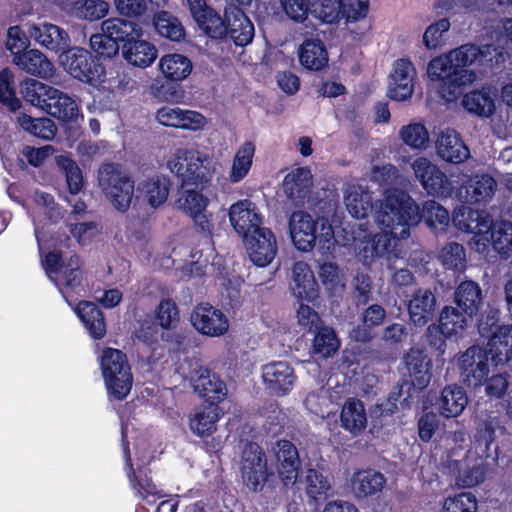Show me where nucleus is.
<instances>
[{
  "mask_svg": "<svg viewBox=\"0 0 512 512\" xmlns=\"http://www.w3.org/2000/svg\"><path fill=\"white\" fill-rule=\"evenodd\" d=\"M380 230L374 234L362 224L351 231V239L344 245H350L357 259L364 265L372 264L378 258L387 260L401 255L400 240L410 235L411 227L421 219L435 232H444L449 226L448 211L434 200L423 204L421 214L415 201L402 190L388 189L374 214Z\"/></svg>",
  "mask_w": 512,
  "mask_h": 512,
  "instance_id": "obj_1",
  "label": "nucleus"
},
{
  "mask_svg": "<svg viewBox=\"0 0 512 512\" xmlns=\"http://www.w3.org/2000/svg\"><path fill=\"white\" fill-rule=\"evenodd\" d=\"M21 93L31 105L60 120L72 121L79 116V106L75 99L36 79L23 81Z\"/></svg>",
  "mask_w": 512,
  "mask_h": 512,
  "instance_id": "obj_2",
  "label": "nucleus"
},
{
  "mask_svg": "<svg viewBox=\"0 0 512 512\" xmlns=\"http://www.w3.org/2000/svg\"><path fill=\"white\" fill-rule=\"evenodd\" d=\"M290 236L295 248L311 251L316 244L322 253L330 252L335 245L332 226L324 219H314L303 211L293 212L289 218Z\"/></svg>",
  "mask_w": 512,
  "mask_h": 512,
  "instance_id": "obj_3",
  "label": "nucleus"
},
{
  "mask_svg": "<svg viewBox=\"0 0 512 512\" xmlns=\"http://www.w3.org/2000/svg\"><path fill=\"white\" fill-rule=\"evenodd\" d=\"M211 166V157L198 147L178 148L166 161V168L181 181L182 187L206 184L211 177Z\"/></svg>",
  "mask_w": 512,
  "mask_h": 512,
  "instance_id": "obj_4",
  "label": "nucleus"
},
{
  "mask_svg": "<svg viewBox=\"0 0 512 512\" xmlns=\"http://www.w3.org/2000/svg\"><path fill=\"white\" fill-rule=\"evenodd\" d=\"M427 74L432 82L437 83V92L446 102L456 101L462 88L477 79L473 70L457 69L449 53L433 58L428 64Z\"/></svg>",
  "mask_w": 512,
  "mask_h": 512,
  "instance_id": "obj_5",
  "label": "nucleus"
},
{
  "mask_svg": "<svg viewBox=\"0 0 512 512\" xmlns=\"http://www.w3.org/2000/svg\"><path fill=\"white\" fill-rule=\"evenodd\" d=\"M100 368L109 399H125L133 384L126 355L118 349L106 348L100 356Z\"/></svg>",
  "mask_w": 512,
  "mask_h": 512,
  "instance_id": "obj_6",
  "label": "nucleus"
},
{
  "mask_svg": "<svg viewBox=\"0 0 512 512\" xmlns=\"http://www.w3.org/2000/svg\"><path fill=\"white\" fill-rule=\"evenodd\" d=\"M97 179L108 202L120 212L127 211L135 192V182L130 175L117 165L105 164L99 168Z\"/></svg>",
  "mask_w": 512,
  "mask_h": 512,
  "instance_id": "obj_7",
  "label": "nucleus"
},
{
  "mask_svg": "<svg viewBox=\"0 0 512 512\" xmlns=\"http://www.w3.org/2000/svg\"><path fill=\"white\" fill-rule=\"evenodd\" d=\"M58 60L65 72L81 82L96 86L104 79V67L84 48H67L60 53Z\"/></svg>",
  "mask_w": 512,
  "mask_h": 512,
  "instance_id": "obj_8",
  "label": "nucleus"
},
{
  "mask_svg": "<svg viewBox=\"0 0 512 512\" xmlns=\"http://www.w3.org/2000/svg\"><path fill=\"white\" fill-rule=\"evenodd\" d=\"M178 372L189 381L193 391L209 403L219 404L228 394L224 381L202 365L189 362L182 365Z\"/></svg>",
  "mask_w": 512,
  "mask_h": 512,
  "instance_id": "obj_9",
  "label": "nucleus"
},
{
  "mask_svg": "<svg viewBox=\"0 0 512 512\" xmlns=\"http://www.w3.org/2000/svg\"><path fill=\"white\" fill-rule=\"evenodd\" d=\"M452 220L459 230L473 234L470 242L472 249L481 254L489 252L488 233L492 220L487 213L462 206L454 212Z\"/></svg>",
  "mask_w": 512,
  "mask_h": 512,
  "instance_id": "obj_10",
  "label": "nucleus"
},
{
  "mask_svg": "<svg viewBox=\"0 0 512 512\" xmlns=\"http://www.w3.org/2000/svg\"><path fill=\"white\" fill-rule=\"evenodd\" d=\"M60 258L56 252L49 253L45 259V268L49 278L56 283L68 301L70 292L76 291L81 284V261L78 256L73 255L66 264L60 266Z\"/></svg>",
  "mask_w": 512,
  "mask_h": 512,
  "instance_id": "obj_11",
  "label": "nucleus"
},
{
  "mask_svg": "<svg viewBox=\"0 0 512 512\" xmlns=\"http://www.w3.org/2000/svg\"><path fill=\"white\" fill-rule=\"evenodd\" d=\"M457 368L464 383L479 387L490 372L489 352L479 345H473L457 358Z\"/></svg>",
  "mask_w": 512,
  "mask_h": 512,
  "instance_id": "obj_12",
  "label": "nucleus"
},
{
  "mask_svg": "<svg viewBox=\"0 0 512 512\" xmlns=\"http://www.w3.org/2000/svg\"><path fill=\"white\" fill-rule=\"evenodd\" d=\"M240 471L242 480L249 489L262 490L269 473L266 456L257 444L245 445L241 456Z\"/></svg>",
  "mask_w": 512,
  "mask_h": 512,
  "instance_id": "obj_13",
  "label": "nucleus"
},
{
  "mask_svg": "<svg viewBox=\"0 0 512 512\" xmlns=\"http://www.w3.org/2000/svg\"><path fill=\"white\" fill-rule=\"evenodd\" d=\"M26 209L33 222L35 238L41 249L44 242L42 226L57 223L63 217V213L52 195L40 191L34 193L33 205Z\"/></svg>",
  "mask_w": 512,
  "mask_h": 512,
  "instance_id": "obj_14",
  "label": "nucleus"
},
{
  "mask_svg": "<svg viewBox=\"0 0 512 512\" xmlns=\"http://www.w3.org/2000/svg\"><path fill=\"white\" fill-rule=\"evenodd\" d=\"M190 322L198 333L208 337H221L228 332L230 326L224 312L208 303L194 307Z\"/></svg>",
  "mask_w": 512,
  "mask_h": 512,
  "instance_id": "obj_15",
  "label": "nucleus"
},
{
  "mask_svg": "<svg viewBox=\"0 0 512 512\" xmlns=\"http://www.w3.org/2000/svg\"><path fill=\"white\" fill-rule=\"evenodd\" d=\"M415 177L420 181L423 189L431 195L449 196L452 184L447 176L426 157H418L412 163Z\"/></svg>",
  "mask_w": 512,
  "mask_h": 512,
  "instance_id": "obj_16",
  "label": "nucleus"
},
{
  "mask_svg": "<svg viewBox=\"0 0 512 512\" xmlns=\"http://www.w3.org/2000/svg\"><path fill=\"white\" fill-rule=\"evenodd\" d=\"M229 221L235 232L243 239L263 229V217L256 205L249 200H239L228 210Z\"/></svg>",
  "mask_w": 512,
  "mask_h": 512,
  "instance_id": "obj_17",
  "label": "nucleus"
},
{
  "mask_svg": "<svg viewBox=\"0 0 512 512\" xmlns=\"http://www.w3.org/2000/svg\"><path fill=\"white\" fill-rule=\"evenodd\" d=\"M503 49V46L497 48L490 45L477 47L472 44H466L448 53L456 68L464 69L473 64L499 63L503 60Z\"/></svg>",
  "mask_w": 512,
  "mask_h": 512,
  "instance_id": "obj_18",
  "label": "nucleus"
},
{
  "mask_svg": "<svg viewBox=\"0 0 512 512\" xmlns=\"http://www.w3.org/2000/svg\"><path fill=\"white\" fill-rule=\"evenodd\" d=\"M416 77V68L411 61L408 59L395 61L389 78L388 96L396 101L409 99L414 92Z\"/></svg>",
  "mask_w": 512,
  "mask_h": 512,
  "instance_id": "obj_19",
  "label": "nucleus"
},
{
  "mask_svg": "<svg viewBox=\"0 0 512 512\" xmlns=\"http://www.w3.org/2000/svg\"><path fill=\"white\" fill-rule=\"evenodd\" d=\"M263 383L272 394L285 396L291 392L295 383L294 369L285 361L271 362L262 368Z\"/></svg>",
  "mask_w": 512,
  "mask_h": 512,
  "instance_id": "obj_20",
  "label": "nucleus"
},
{
  "mask_svg": "<svg viewBox=\"0 0 512 512\" xmlns=\"http://www.w3.org/2000/svg\"><path fill=\"white\" fill-rule=\"evenodd\" d=\"M278 476L286 487L293 486L299 476L300 460L296 447L287 440H279L273 447Z\"/></svg>",
  "mask_w": 512,
  "mask_h": 512,
  "instance_id": "obj_21",
  "label": "nucleus"
},
{
  "mask_svg": "<svg viewBox=\"0 0 512 512\" xmlns=\"http://www.w3.org/2000/svg\"><path fill=\"white\" fill-rule=\"evenodd\" d=\"M243 240L249 258L255 265L265 267L275 258L277 242L274 234L269 229L258 230V232Z\"/></svg>",
  "mask_w": 512,
  "mask_h": 512,
  "instance_id": "obj_22",
  "label": "nucleus"
},
{
  "mask_svg": "<svg viewBox=\"0 0 512 512\" xmlns=\"http://www.w3.org/2000/svg\"><path fill=\"white\" fill-rule=\"evenodd\" d=\"M461 181L462 184L457 189V197L466 203L487 202L492 198L496 190L495 180L487 174L475 175L473 177L463 175Z\"/></svg>",
  "mask_w": 512,
  "mask_h": 512,
  "instance_id": "obj_23",
  "label": "nucleus"
},
{
  "mask_svg": "<svg viewBox=\"0 0 512 512\" xmlns=\"http://www.w3.org/2000/svg\"><path fill=\"white\" fill-rule=\"evenodd\" d=\"M122 58L132 67L147 69L153 65L158 57V49L154 43L135 36L129 42L121 45Z\"/></svg>",
  "mask_w": 512,
  "mask_h": 512,
  "instance_id": "obj_24",
  "label": "nucleus"
},
{
  "mask_svg": "<svg viewBox=\"0 0 512 512\" xmlns=\"http://www.w3.org/2000/svg\"><path fill=\"white\" fill-rule=\"evenodd\" d=\"M290 289L295 298L314 301L319 294V286L311 267L302 261L294 263L291 269Z\"/></svg>",
  "mask_w": 512,
  "mask_h": 512,
  "instance_id": "obj_25",
  "label": "nucleus"
},
{
  "mask_svg": "<svg viewBox=\"0 0 512 512\" xmlns=\"http://www.w3.org/2000/svg\"><path fill=\"white\" fill-rule=\"evenodd\" d=\"M171 181L163 174H153L138 181L139 197L150 207L158 208L166 202L170 193Z\"/></svg>",
  "mask_w": 512,
  "mask_h": 512,
  "instance_id": "obj_26",
  "label": "nucleus"
},
{
  "mask_svg": "<svg viewBox=\"0 0 512 512\" xmlns=\"http://www.w3.org/2000/svg\"><path fill=\"white\" fill-rule=\"evenodd\" d=\"M223 409L216 403H205L193 410L189 417L190 430L199 437H207L217 430Z\"/></svg>",
  "mask_w": 512,
  "mask_h": 512,
  "instance_id": "obj_27",
  "label": "nucleus"
},
{
  "mask_svg": "<svg viewBox=\"0 0 512 512\" xmlns=\"http://www.w3.org/2000/svg\"><path fill=\"white\" fill-rule=\"evenodd\" d=\"M403 361L413 386L425 388L432 377V361L428 355L422 349L411 348Z\"/></svg>",
  "mask_w": 512,
  "mask_h": 512,
  "instance_id": "obj_28",
  "label": "nucleus"
},
{
  "mask_svg": "<svg viewBox=\"0 0 512 512\" xmlns=\"http://www.w3.org/2000/svg\"><path fill=\"white\" fill-rule=\"evenodd\" d=\"M28 33L38 44L55 52L66 50L70 43L67 32L51 23L31 25Z\"/></svg>",
  "mask_w": 512,
  "mask_h": 512,
  "instance_id": "obj_29",
  "label": "nucleus"
},
{
  "mask_svg": "<svg viewBox=\"0 0 512 512\" xmlns=\"http://www.w3.org/2000/svg\"><path fill=\"white\" fill-rule=\"evenodd\" d=\"M226 35H229L238 46L249 44L254 37V26L250 19L236 7L225 12Z\"/></svg>",
  "mask_w": 512,
  "mask_h": 512,
  "instance_id": "obj_30",
  "label": "nucleus"
},
{
  "mask_svg": "<svg viewBox=\"0 0 512 512\" xmlns=\"http://www.w3.org/2000/svg\"><path fill=\"white\" fill-rule=\"evenodd\" d=\"M438 155L445 161L460 163L465 161L470 153L459 134L451 129L440 133L436 141Z\"/></svg>",
  "mask_w": 512,
  "mask_h": 512,
  "instance_id": "obj_31",
  "label": "nucleus"
},
{
  "mask_svg": "<svg viewBox=\"0 0 512 512\" xmlns=\"http://www.w3.org/2000/svg\"><path fill=\"white\" fill-rule=\"evenodd\" d=\"M435 307L436 298L430 290H417L408 304L411 322L420 327L426 325L434 316Z\"/></svg>",
  "mask_w": 512,
  "mask_h": 512,
  "instance_id": "obj_32",
  "label": "nucleus"
},
{
  "mask_svg": "<svg viewBox=\"0 0 512 512\" xmlns=\"http://www.w3.org/2000/svg\"><path fill=\"white\" fill-rule=\"evenodd\" d=\"M13 63L28 74L40 78H50L54 75V65L37 49L27 50L14 56Z\"/></svg>",
  "mask_w": 512,
  "mask_h": 512,
  "instance_id": "obj_33",
  "label": "nucleus"
},
{
  "mask_svg": "<svg viewBox=\"0 0 512 512\" xmlns=\"http://www.w3.org/2000/svg\"><path fill=\"white\" fill-rule=\"evenodd\" d=\"M101 31L119 46L129 42L135 36H144V30L140 24L118 17L104 20L101 23Z\"/></svg>",
  "mask_w": 512,
  "mask_h": 512,
  "instance_id": "obj_34",
  "label": "nucleus"
},
{
  "mask_svg": "<svg viewBox=\"0 0 512 512\" xmlns=\"http://www.w3.org/2000/svg\"><path fill=\"white\" fill-rule=\"evenodd\" d=\"M462 105L468 113L488 118L496 110L495 93L490 87H482L465 94L462 98Z\"/></svg>",
  "mask_w": 512,
  "mask_h": 512,
  "instance_id": "obj_35",
  "label": "nucleus"
},
{
  "mask_svg": "<svg viewBox=\"0 0 512 512\" xmlns=\"http://www.w3.org/2000/svg\"><path fill=\"white\" fill-rule=\"evenodd\" d=\"M63 10L81 20L96 21L109 12V4L104 0H64Z\"/></svg>",
  "mask_w": 512,
  "mask_h": 512,
  "instance_id": "obj_36",
  "label": "nucleus"
},
{
  "mask_svg": "<svg viewBox=\"0 0 512 512\" xmlns=\"http://www.w3.org/2000/svg\"><path fill=\"white\" fill-rule=\"evenodd\" d=\"M468 404L466 391L458 385L446 386L437 401L439 413L445 418L459 417Z\"/></svg>",
  "mask_w": 512,
  "mask_h": 512,
  "instance_id": "obj_37",
  "label": "nucleus"
},
{
  "mask_svg": "<svg viewBox=\"0 0 512 512\" xmlns=\"http://www.w3.org/2000/svg\"><path fill=\"white\" fill-rule=\"evenodd\" d=\"M192 61L180 53H168L161 56L158 70L162 76L172 82L185 80L192 72Z\"/></svg>",
  "mask_w": 512,
  "mask_h": 512,
  "instance_id": "obj_38",
  "label": "nucleus"
},
{
  "mask_svg": "<svg viewBox=\"0 0 512 512\" xmlns=\"http://www.w3.org/2000/svg\"><path fill=\"white\" fill-rule=\"evenodd\" d=\"M255 153L256 145L252 141H244L237 147L228 173L231 183H239L247 177L252 168Z\"/></svg>",
  "mask_w": 512,
  "mask_h": 512,
  "instance_id": "obj_39",
  "label": "nucleus"
},
{
  "mask_svg": "<svg viewBox=\"0 0 512 512\" xmlns=\"http://www.w3.org/2000/svg\"><path fill=\"white\" fill-rule=\"evenodd\" d=\"M300 64L310 71H320L327 66L329 58L325 45L318 39L305 40L298 49Z\"/></svg>",
  "mask_w": 512,
  "mask_h": 512,
  "instance_id": "obj_40",
  "label": "nucleus"
},
{
  "mask_svg": "<svg viewBox=\"0 0 512 512\" xmlns=\"http://www.w3.org/2000/svg\"><path fill=\"white\" fill-rule=\"evenodd\" d=\"M75 313L93 339H102L106 325L102 311L92 302L81 301L74 308Z\"/></svg>",
  "mask_w": 512,
  "mask_h": 512,
  "instance_id": "obj_41",
  "label": "nucleus"
},
{
  "mask_svg": "<svg viewBox=\"0 0 512 512\" xmlns=\"http://www.w3.org/2000/svg\"><path fill=\"white\" fill-rule=\"evenodd\" d=\"M312 186V174L308 168L300 167L290 171L284 178L282 189L293 201L303 199Z\"/></svg>",
  "mask_w": 512,
  "mask_h": 512,
  "instance_id": "obj_42",
  "label": "nucleus"
},
{
  "mask_svg": "<svg viewBox=\"0 0 512 512\" xmlns=\"http://www.w3.org/2000/svg\"><path fill=\"white\" fill-rule=\"evenodd\" d=\"M341 426L352 434H359L367 425V416L360 400L349 398L343 404L340 414Z\"/></svg>",
  "mask_w": 512,
  "mask_h": 512,
  "instance_id": "obj_43",
  "label": "nucleus"
},
{
  "mask_svg": "<svg viewBox=\"0 0 512 512\" xmlns=\"http://www.w3.org/2000/svg\"><path fill=\"white\" fill-rule=\"evenodd\" d=\"M344 202L347 211L354 218H364L372 208V198L361 185H349L345 190Z\"/></svg>",
  "mask_w": 512,
  "mask_h": 512,
  "instance_id": "obj_44",
  "label": "nucleus"
},
{
  "mask_svg": "<svg viewBox=\"0 0 512 512\" xmlns=\"http://www.w3.org/2000/svg\"><path fill=\"white\" fill-rule=\"evenodd\" d=\"M386 483L383 474L372 469L356 472L351 479V486L357 496H370L380 492Z\"/></svg>",
  "mask_w": 512,
  "mask_h": 512,
  "instance_id": "obj_45",
  "label": "nucleus"
},
{
  "mask_svg": "<svg viewBox=\"0 0 512 512\" xmlns=\"http://www.w3.org/2000/svg\"><path fill=\"white\" fill-rule=\"evenodd\" d=\"M490 245L503 258L512 255V223L506 220L491 223L488 233Z\"/></svg>",
  "mask_w": 512,
  "mask_h": 512,
  "instance_id": "obj_46",
  "label": "nucleus"
},
{
  "mask_svg": "<svg viewBox=\"0 0 512 512\" xmlns=\"http://www.w3.org/2000/svg\"><path fill=\"white\" fill-rule=\"evenodd\" d=\"M481 301V289L477 283L473 281H465L457 287L455 292V302L468 317H472L476 314Z\"/></svg>",
  "mask_w": 512,
  "mask_h": 512,
  "instance_id": "obj_47",
  "label": "nucleus"
},
{
  "mask_svg": "<svg viewBox=\"0 0 512 512\" xmlns=\"http://www.w3.org/2000/svg\"><path fill=\"white\" fill-rule=\"evenodd\" d=\"M179 311L176 304L172 300H162L156 308V321L159 326L164 330L161 337L169 339L170 333L178 338L176 329L179 325Z\"/></svg>",
  "mask_w": 512,
  "mask_h": 512,
  "instance_id": "obj_48",
  "label": "nucleus"
},
{
  "mask_svg": "<svg viewBox=\"0 0 512 512\" xmlns=\"http://www.w3.org/2000/svg\"><path fill=\"white\" fill-rule=\"evenodd\" d=\"M489 353H494L498 361L512 359V325H503L493 333L488 341Z\"/></svg>",
  "mask_w": 512,
  "mask_h": 512,
  "instance_id": "obj_49",
  "label": "nucleus"
},
{
  "mask_svg": "<svg viewBox=\"0 0 512 512\" xmlns=\"http://www.w3.org/2000/svg\"><path fill=\"white\" fill-rule=\"evenodd\" d=\"M127 465L130 468L128 472V476L133 483L134 489L138 492V494L149 504H153L157 499L164 497L162 490L158 489L155 484L152 483L151 479H149L144 473V471L138 467V472L136 473L132 464L127 460Z\"/></svg>",
  "mask_w": 512,
  "mask_h": 512,
  "instance_id": "obj_50",
  "label": "nucleus"
},
{
  "mask_svg": "<svg viewBox=\"0 0 512 512\" xmlns=\"http://www.w3.org/2000/svg\"><path fill=\"white\" fill-rule=\"evenodd\" d=\"M305 491L307 496L315 501H322L332 493V485L328 477L315 469H309L305 476Z\"/></svg>",
  "mask_w": 512,
  "mask_h": 512,
  "instance_id": "obj_51",
  "label": "nucleus"
},
{
  "mask_svg": "<svg viewBox=\"0 0 512 512\" xmlns=\"http://www.w3.org/2000/svg\"><path fill=\"white\" fill-rule=\"evenodd\" d=\"M156 32L171 41H180L184 37L182 23L167 11H160L153 17Z\"/></svg>",
  "mask_w": 512,
  "mask_h": 512,
  "instance_id": "obj_52",
  "label": "nucleus"
},
{
  "mask_svg": "<svg viewBox=\"0 0 512 512\" xmlns=\"http://www.w3.org/2000/svg\"><path fill=\"white\" fill-rule=\"evenodd\" d=\"M467 326V315L459 313L455 308L445 307L441 311L438 328L444 337L450 338L460 335Z\"/></svg>",
  "mask_w": 512,
  "mask_h": 512,
  "instance_id": "obj_53",
  "label": "nucleus"
},
{
  "mask_svg": "<svg viewBox=\"0 0 512 512\" xmlns=\"http://www.w3.org/2000/svg\"><path fill=\"white\" fill-rule=\"evenodd\" d=\"M319 278L331 295H340L346 286L343 271L333 262H324L319 266Z\"/></svg>",
  "mask_w": 512,
  "mask_h": 512,
  "instance_id": "obj_54",
  "label": "nucleus"
},
{
  "mask_svg": "<svg viewBox=\"0 0 512 512\" xmlns=\"http://www.w3.org/2000/svg\"><path fill=\"white\" fill-rule=\"evenodd\" d=\"M209 198L201 190L183 187L177 200L178 209L189 217L207 209Z\"/></svg>",
  "mask_w": 512,
  "mask_h": 512,
  "instance_id": "obj_55",
  "label": "nucleus"
},
{
  "mask_svg": "<svg viewBox=\"0 0 512 512\" xmlns=\"http://www.w3.org/2000/svg\"><path fill=\"white\" fill-rule=\"evenodd\" d=\"M399 138L414 150H426L430 146L427 128L422 123H410L399 131Z\"/></svg>",
  "mask_w": 512,
  "mask_h": 512,
  "instance_id": "obj_56",
  "label": "nucleus"
},
{
  "mask_svg": "<svg viewBox=\"0 0 512 512\" xmlns=\"http://www.w3.org/2000/svg\"><path fill=\"white\" fill-rule=\"evenodd\" d=\"M17 121L24 130L42 139L50 140L56 134V126L49 118H32L21 113L17 116Z\"/></svg>",
  "mask_w": 512,
  "mask_h": 512,
  "instance_id": "obj_57",
  "label": "nucleus"
},
{
  "mask_svg": "<svg viewBox=\"0 0 512 512\" xmlns=\"http://www.w3.org/2000/svg\"><path fill=\"white\" fill-rule=\"evenodd\" d=\"M339 347L340 342L332 328L322 327L318 330L313 341L314 353L323 358H328L333 356Z\"/></svg>",
  "mask_w": 512,
  "mask_h": 512,
  "instance_id": "obj_58",
  "label": "nucleus"
},
{
  "mask_svg": "<svg viewBox=\"0 0 512 512\" xmlns=\"http://www.w3.org/2000/svg\"><path fill=\"white\" fill-rule=\"evenodd\" d=\"M441 512H478V501L471 492H461L444 499Z\"/></svg>",
  "mask_w": 512,
  "mask_h": 512,
  "instance_id": "obj_59",
  "label": "nucleus"
},
{
  "mask_svg": "<svg viewBox=\"0 0 512 512\" xmlns=\"http://www.w3.org/2000/svg\"><path fill=\"white\" fill-rule=\"evenodd\" d=\"M311 12L315 18L326 24H335L341 19L339 0H313Z\"/></svg>",
  "mask_w": 512,
  "mask_h": 512,
  "instance_id": "obj_60",
  "label": "nucleus"
},
{
  "mask_svg": "<svg viewBox=\"0 0 512 512\" xmlns=\"http://www.w3.org/2000/svg\"><path fill=\"white\" fill-rule=\"evenodd\" d=\"M57 165L64 171L69 191L77 194L83 187V176L79 166L66 155H60L56 158Z\"/></svg>",
  "mask_w": 512,
  "mask_h": 512,
  "instance_id": "obj_61",
  "label": "nucleus"
},
{
  "mask_svg": "<svg viewBox=\"0 0 512 512\" xmlns=\"http://www.w3.org/2000/svg\"><path fill=\"white\" fill-rule=\"evenodd\" d=\"M0 103L11 111H16L21 106L20 100L15 95L13 73L8 68L0 71Z\"/></svg>",
  "mask_w": 512,
  "mask_h": 512,
  "instance_id": "obj_62",
  "label": "nucleus"
},
{
  "mask_svg": "<svg viewBox=\"0 0 512 512\" xmlns=\"http://www.w3.org/2000/svg\"><path fill=\"white\" fill-rule=\"evenodd\" d=\"M439 259L442 264L453 270H462L465 267L466 254L464 247L456 242L448 243L441 251Z\"/></svg>",
  "mask_w": 512,
  "mask_h": 512,
  "instance_id": "obj_63",
  "label": "nucleus"
},
{
  "mask_svg": "<svg viewBox=\"0 0 512 512\" xmlns=\"http://www.w3.org/2000/svg\"><path fill=\"white\" fill-rule=\"evenodd\" d=\"M450 28L448 19L443 18L429 25L423 34V43L427 49H437L444 44V35Z\"/></svg>",
  "mask_w": 512,
  "mask_h": 512,
  "instance_id": "obj_64",
  "label": "nucleus"
}]
</instances>
